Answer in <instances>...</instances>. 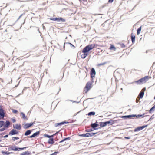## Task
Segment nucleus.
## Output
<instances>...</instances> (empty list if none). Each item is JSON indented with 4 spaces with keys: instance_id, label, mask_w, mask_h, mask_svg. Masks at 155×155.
<instances>
[{
    "instance_id": "obj_1",
    "label": "nucleus",
    "mask_w": 155,
    "mask_h": 155,
    "mask_svg": "<svg viewBox=\"0 0 155 155\" xmlns=\"http://www.w3.org/2000/svg\"><path fill=\"white\" fill-rule=\"evenodd\" d=\"M151 77L149 76H146L143 78H142L136 81L135 83L138 84H140L144 83H145L148 80L151 78Z\"/></svg>"
},
{
    "instance_id": "obj_2",
    "label": "nucleus",
    "mask_w": 155,
    "mask_h": 155,
    "mask_svg": "<svg viewBox=\"0 0 155 155\" xmlns=\"http://www.w3.org/2000/svg\"><path fill=\"white\" fill-rule=\"evenodd\" d=\"M92 86V83L91 82H87L83 90L84 94L87 93L89 90L91 88Z\"/></svg>"
},
{
    "instance_id": "obj_3",
    "label": "nucleus",
    "mask_w": 155,
    "mask_h": 155,
    "mask_svg": "<svg viewBox=\"0 0 155 155\" xmlns=\"http://www.w3.org/2000/svg\"><path fill=\"white\" fill-rule=\"evenodd\" d=\"M50 20L54 21H57L58 22L61 21L62 22H65V20L62 18L60 17L59 18H50Z\"/></svg>"
},
{
    "instance_id": "obj_4",
    "label": "nucleus",
    "mask_w": 155,
    "mask_h": 155,
    "mask_svg": "<svg viewBox=\"0 0 155 155\" xmlns=\"http://www.w3.org/2000/svg\"><path fill=\"white\" fill-rule=\"evenodd\" d=\"M27 147H23V148H18L17 147H12L11 148V150L14 151H19L23 150L24 149H25L27 148Z\"/></svg>"
},
{
    "instance_id": "obj_5",
    "label": "nucleus",
    "mask_w": 155,
    "mask_h": 155,
    "mask_svg": "<svg viewBox=\"0 0 155 155\" xmlns=\"http://www.w3.org/2000/svg\"><path fill=\"white\" fill-rule=\"evenodd\" d=\"M35 124V122H31L30 123H27L25 124L24 125V128L25 129H27L30 127L31 126H32Z\"/></svg>"
},
{
    "instance_id": "obj_6",
    "label": "nucleus",
    "mask_w": 155,
    "mask_h": 155,
    "mask_svg": "<svg viewBox=\"0 0 155 155\" xmlns=\"http://www.w3.org/2000/svg\"><path fill=\"white\" fill-rule=\"evenodd\" d=\"M144 114H145L143 113V114H139V115H128V116H124V117H128V118H131L132 117H134L135 116H136V117H137V118H139V117H143L144 115Z\"/></svg>"
},
{
    "instance_id": "obj_7",
    "label": "nucleus",
    "mask_w": 155,
    "mask_h": 155,
    "mask_svg": "<svg viewBox=\"0 0 155 155\" xmlns=\"http://www.w3.org/2000/svg\"><path fill=\"white\" fill-rule=\"evenodd\" d=\"M147 125H146L143 126H141V127H138L137 128H136L135 129H134V131L135 132L138 131H139L143 129H144L145 127H147Z\"/></svg>"
},
{
    "instance_id": "obj_8",
    "label": "nucleus",
    "mask_w": 155,
    "mask_h": 155,
    "mask_svg": "<svg viewBox=\"0 0 155 155\" xmlns=\"http://www.w3.org/2000/svg\"><path fill=\"white\" fill-rule=\"evenodd\" d=\"M145 90L146 89L145 88H143L140 93L138 97H139L140 98H142L143 96L144 92Z\"/></svg>"
},
{
    "instance_id": "obj_9",
    "label": "nucleus",
    "mask_w": 155,
    "mask_h": 155,
    "mask_svg": "<svg viewBox=\"0 0 155 155\" xmlns=\"http://www.w3.org/2000/svg\"><path fill=\"white\" fill-rule=\"evenodd\" d=\"M18 133V132L14 129H12L9 133V135H12L15 134H17Z\"/></svg>"
},
{
    "instance_id": "obj_10",
    "label": "nucleus",
    "mask_w": 155,
    "mask_h": 155,
    "mask_svg": "<svg viewBox=\"0 0 155 155\" xmlns=\"http://www.w3.org/2000/svg\"><path fill=\"white\" fill-rule=\"evenodd\" d=\"M98 45L97 44H93L91 45H87V46L89 48L90 50H91L93 49V48H96L97 47Z\"/></svg>"
},
{
    "instance_id": "obj_11",
    "label": "nucleus",
    "mask_w": 155,
    "mask_h": 155,
    "mask_svg": "<svg viewBox=\"0 0 155 155\" xmlns=\"http://www.w3.org/2000/svg\"><path fill=\"white\" fill-rule=\"evenodd\" d=\"M96 74V72L94 68H92L90 74L91 77L92 78L94 77Z\"/></svg>"
},
{
    "instance_id": "obj_12",
    "label": "nucleus",
    "mask_w": 155,
    "mask_h": 155,
    "mask_svg": "<svg viewBox=\"0 0 155 155\" xmlns=\"http://www.w3.org/2000/svg\"><path fill=\"white\" fill-rule=\"evenodd\" d=\"M90 50L87 46H86L83 50L82 52V53H87Z\"/></svg>"
},
{
    "instance_id": "obj_13",
    "label": "nucleus",
    "mask_w": 155,
    "mask_h": 155,
    "mask_svg": "<svg viewBox=\"0 0 155 155\" xmlns=\"http://www.w3.org/2000/svg\"><path fill=\"white\" fill-rule=\"evenodd\" d=\"M40 134V131H37L36 132L34 133L30 137V138L34 137H35L38 136Z\"/></svg>"
},
{
    "instance_id": "obj_14",
    "label": "nucleus",
    "mask_w": 155,
    "mask_h": 155,
    "mask_svg": "<svg viewBox=\"0 0 155 155\" xmlns=\"http://www.w3.org/2000/svg\"><path fill=\"white\" fill-rule=\"evenodd\" d=\"M131 38L132 43H134L135 41V36L134 34L133 33L131 34Z\"/></svg>"
},
{
    "instance_id": "obj_15",
    "label": "nucleus",
    "mask_w": 155,
    "mask_h": 155,
    "mask_svg": "<svg viewBox=\"0 0 155 155\" xmlns=\"http://www.w3.org/2000/svg\"><path fill=\"white\" fill-rule=\"evenodd\" d=\"M13 127L14 128H15L18 130H20L21 128V125L18 124H16L15 125H14Z\"/></svg>"
},
{
    "instance_id": "obj_16",
    "label": "nucleus",
    "mask_w": 155,
    "mask_h": 155,
    "mask_svg": "<svg viewBox=\"0 0 155 155\" xmlns=\"http://www.w3.org/2000/svg\"><path fill=\"white\" fill-rule=\"evenodd\" d=\"M10 123L9 121H6L5 124H4L3 125V127L6 128L8 127L10 125Z\"/></svg>"
},
{
    "instance_id": "obj_17",
    "label": "nucleus",
    "mask_w": 155,
    "mask_h": 155,
    "mask_svg": "<svg viewBox=\"0 0 155 155\" xmlns=\"http://www.w3.org/2000/svg\"><path fill=\"white\" fill-rule=\"evenodd\" d=\"M48 142L49 144H53L54 143V141L53 138H52L49 139Z\"/></svg>"
},
{
    "instance_id": "obj_18",
    "label": "nucleus",
    "mask_w": 155,
    "mask_h": 155,
    "mask_svg": "<svg viewBox=\"0 0 155 155\" xmlns=\"http://www.w3.org/2000/svg\"><path fill=\"white\" fill-rule=\"evenodd\" d=\"M109 49L115 51L116 50V48L113 45H111Z\"/></svg>"
},
{
    "instance_id": "obj_19",
    "label": "nucleus",
    "mask_w": 155,
    "mask_h": 155,
    "mask_svg": "<svg viewBox=\"0 0 155 155\" xmlns=\"http://www.w3.org/2000/svg\"><path fill=\"white\" fill-rule=\"evenodd\" d=\"M83 54L81 55V57L82 58H84L88 55V53H83Z\"/></svg>"
},
{
    "instance_id": "obj_20",
    "label": "nucleus",
    "mask_w": 155,
    "mask_h": 155,
    "mask_svg": "<svg viewBox=\"0 0 155 155\" xmlns=\"http://www.w3.org/2000/svg\"><path fill=\"white\" fill-rule=\"evenodd\" d=\"M21 115L22 118L23 119L26 120H28V118L27 117L25 116V114L21 112Z\"/></svg>"
},
{
    "instance_id": "obj_21",
    "label": "nucleus",
    "mask_w": 155,
    "mask_h": 155,
    "mask_svg": "<svg viewBox=\"0 0 155 155\" xmlns=\"http://www.w3.org/2000/svg\"><path fill=\"white\" fill-rule=\"evenodd\" d=\"M30 153L28 151H25L20 154V155H29Z\"/></svg>"
},
{
    "instance_id": "obj_22",
    "label": "nucleus",
    "mask_w": 155,
    "mask_h": 155,
    "mask_svg": "<svg viewBox=\"0 0 155 155\" xmlns=\"http://www.w3.org/2000/svg\"><path fill=\"white\" fill-rule=\"evenodd\" d=\"M31 130H28L25 133L24 135L25 136L31 134Z\"/></svg>"
},
{
    "instance_id": "obj_23",
    "label": "nucleus",
    "mask_w": 155,
    "mask_h": 155,
    "mask_svg": "<svg viewBox=\"0 0 155 155\" xmlns=\"http://www.w3.org/2000/svg\"><path fill=\"white\" fill-rule=\"evenodd\" d=\"M155 110V105L153 106L149 110V113H151L152 111Z\"/></svg>"
},
{
    "instance_id": "obj_24",
    "label": "nucleus",
    "mask_w": 155,
    "mask_h": 155,
    "mask_svg": "<svg viewBox=\"0 0 155 155\" xmlns=\"http://www.w3.org/2000/svg\"><path fill=\"white\" fill-rule=\"evenodd\" d=\"M64 123V122H62L59 123H56L55 124V126L56 127H57L58 126H61Z\"/></svg>"
},
{
    "instance_id": "obj_25",
    "label": "nucleus",
    "mask_w": 155,
    "mask_h": 155,
    "mask_svg": "<svg viewBox=\"0 0 155 155\" xmlns=\"http://www.w3.org/2000/svg\"><path fill=\"white\" fill-rule=\"evenodd\" d=\"M141 26H140L137 29V35H138L140 33L141 30Z\"/></svg>"
},
{
    "instance_id": "obj_26",
    "label": "nucleus",
    "mask_w": 155,
    "mask_h": 155,
    "mask_svg": "<svg viewBox=\"0 0 155 155\" xmlns=\"http://www.w3.org/2000/svg\"><path fill=\"white\" fill-rule=\"evenodd\" d=\"M97 126L98 124L96 123L92 124H91V126L93 128H94L95 127H97Z\"/></svg>"
},
{
    "instance_id": "obj_27",
    "label": "nucleus",
    "mask_w": 155,
    "mask_h": 155,
    "mask_svg": "<svg viewBox=\"0 0 155 155\" xmlns=\"http://www.w3.org/2000/svg\"><path fill=\"white\" fill-rule=\"evenodd\" d=\"M105 122L107 125L109 124H110V125H112L113 124V121L112 120L108 121Z\"/></svg>"
},
{
    "instance_id": "obj_28",
    "label": "nucleus",
    "mask_w": 155,
    "mask_h": 155,
    "mask_svg": "<svg viewBox=\"0 0 155 155\" xmlns=\"http://www.w3.org/2000/svg\"><path fill=\"white\" fill-rule=\"evenodd\" d=\"M107 125L106 122H101L100 123V126L101 127H103L107 126Z\"/></svg>"
},
{
    "instance_id": "obj_29",
    "label": "nucleus",
    "mask_w": 155,
    "mask_h": 155,
    "mask_svg": "<svg viewBox=\"0 0 155 155\" xmlns=\"http://www.w3.org/2000/svg\"><path fill=\"white\" fill-rule=\"evenodd\" d=\"M95 112H91L89 113L88 114V116L94 115Z\"/></svg>"
},
{
    "instance_id": "obj_30",
    "label": "nucleus",
    "mask_w": 155,
    "mask_h": 155,
    "mask_svg": "<svg viewBox=\"0 0 155 155\" xmlns=\"http://www.w3.org/2000/svg\"><path fill=\"white\" fill-rule=\"evenodd\" d=\"M4 124V122L3 121H0V128L3 126Z\"/></svg>"
},
{
    "instance_id": "obj_31",
    "label": "nucleus",
    "mask_w": 155,
    "mask_h": 155,
    "mask_svg": "<svg viewBox=\"0 0 155 155\" xmlns=\"http://www.w3.org/2000/svg\"><path fill=\"white\" fill-rule=\"evenodd\" d=\"M54 135V134H53V135H52L51 136H49V135H48V134H45L44 135V136L46 137H48V138H50L51 137H53Z\"/></svg>"
},
{
    "instance_id": "obj_32",
    "label": "nucleus",
    "mask_w": 155,
    "mask_h": 155,
    "mask_svg": "<svg viewBox=\"0 0 155 155\" xmlns=\"http://www.w3.org/2000/svg\"><path fill=\"white\" fill-rule=\"evenodd\" d=\"M69 139H70V138L69 137L66 138H65V139H63V140L59 142V143H61V142H63L64 141H65V140H69Z\"/></svg>"
},
{
    "instance_id": "obj_33",
    "label": "nucleus",
    "mask_w": 155,
    "mask_h": 155,
    "mask_svg": "<svg viewBox=\"0 0 155 155\" xmlns=\"http://www.w3.org/2000/svg\"><path fill=\"white\" fill-rule=\"evenodd\" d=\"M19 139V138L18 137H13L12 138V140L13 141H15L16 140H18Z\"/></svg>"
},
{
    "instance_id": "obj_34",
    "label": "nucleus",
    "mask_w": 155,
    "mask_h": 155,
    "mask_svg": "<svg viewBox=\"0 0 155 155\" xmlns=\"http://www.w3.org/2000/svg\"><path fill=\"white\" fill-rule=\"evenodd\" d=\"M12 112L14 114H17L18 113V111L14 109L12 110Z\"/></svg>"
},
{
    "instance_id": "obj_35",
    "label": "nucleus",
    "mask_w": 155,
    "mask_h": 155,
    "mask_svg": "<svg viewBox=\"0 0 155 155\" xmlns=\"http://www.w3.org/2000/svg\"><path fill=\"white\" fill-rule=\"evenodd\" d=\"M3 154L8 155L10 153L8 152H4L2 153Z\"/></svg>"
},
{
    "instance_id": "obj_36",
    "label": "nucleus",
    "mask_w": 155,
    "mask_h": 155,
    "mask_svg": "<svg viewBox=\"0 0 155 155\" xmlns=\"http://www.w3.org/2000/svg\"><path fill=\"white\" fill-rule=\"evenodd\" d=\"M89 134L90 137H91L93 136L95 134V133H89Z\"/></svg>"
},
{
    "instance_id": "obj_37",
    "label": "nucleus",
    "mask_w": 155,
    "mask_h": 155,
    "mask_svg": "<svg viewBox=\"0 0 155 155\" xmlns=\"http://www.w3.org/2000/svg\"><path fill=\"white\" fill-rule=\"evenodd\" d=\"M140 97H137L136 100V101L137 103H138L139 101L140 100Z\"/></svg>"
},
{
    "instance_id": "obj_38",
    "label": "nucleus",
    "mask_w": 155,
    "mask_h": 155,
    "mask_svg": "<svg viewBox=\"0 0 155 155\" xmlns=\"http://www.w3.org/2000/svg\"><path fill=\"white\" fill-rule=\"evenodd\" d=\"M120 45L121 48H124L125 47V45L124 44H121Z\"/></svg>"
},
{
    "instance_id": "obj_39",
    "label": "nucleus",
    "mask_w": 155,
    "mask_h": 155,
    "mask_svg": "<svg viewBox=\"0 0 155 155\" xmlns=\"http://www.w3.org/2000/svg\"><path fill=\"white\" fill-rule=\"evenodd\" d=\"M85 137H90V135L89 134V133H87L85 134Z\"/></svg>"
},
{
    "instance_id": "obj_40",
    "label": "nucleus",
    "mask_w": 155,
    "mask_h": 155,
    "mask_svg": "<svg viewBox=\"0 0 155 155\" xmlns=\"http://www.w3.org/2000/svg\"><path fill=\"white\" fill-rule=\"evenodd\" d=\"M105 64V63H101V64H98V66H101V65H104Z\"/></svg>"
},
{
    "instance_id": "obj_41",
    "label": "nucleus",
    "mask_w": 155,
    "mask_h": 155,
    "mask_svg": "<svg viewBox=\"0 0 155 155\" xmlns=\"http://www.w3.org/2000/svg\"><path fill=\"white\" fill-rule=\"evenodd\" d=\"M5 128L4 127L2 128L1 129H0V131H4L5 130Z\"/></svg>"
},
{
    "instance_id": "obj_42",
    "label": "nucleus",
    "mask_w": 155,
    "mask_h": 155,
    "mask_svg": "<svg viewBox=\"0 0 155 155\" xmlns=\"http://www.w3.org/2000/svg\"><path fill=\"white\" fill-rule=\"evenodd\" d=\"M80 136L81 137H85V134H81L80 135Z\"/></svg>"
},
{
    "instance_id": "obj_43",
    "label": "nucleus",
    "mask_w": 155,
    "mask_h": 155,
    "mask_svg": "<svg viewBox=\"0 0 155 155\" xmlns=\"http://www.w3.org/2000/svg\"><path fill=\"white\" fill-rule=\"evenodd\" d=\"M114 0H109L108 2L110 3H112L113 1Z\"/></svg>"
},
{
    "instance_id": "obj_44",
    "label": "nucleus",
    "mask_w": 155,
    "mask_h": 155,
    "mask_svg": "<svg viewBox=\"0 0 155 155\" xmlns=\"http://www.w3.org/2000/svg\"><path fill=\"white\" fill-rule=\"evenodd\" d=\"M125 138L126 139H130V137H125Z\"/></svg>"
},
{
    "instance_id": "obj_45",
    "label": "nucleus",
    "mask_w": 155,
    "mask_h": 155,
    "mask_svg": "<svg viewBox=\"0 0 155 155\" xmlns=\"http://www.w3.org/2000/svg\"><path fill=\"white\" fill-rule=\"evenodd\" d=\"M8 136V135H6L4 136V137L6 138Z\"/></svg>"
},
{
    "instance_id": "obj_46",
    "label": "nucleus",
    "mask_w": 155,
    "mask_h": 155,
    "mask_svg": "<svg viewBox=\"0 0 155 155\" xmlns=\"http://www.w3.org/2000/svg\"><path fill=\"white\" fill-rule=\"evenodd\" d=\"M22 15V14L20 16L19 18L21 17Z\"/></svg>"
},
{
    "instance_id": "obj_47",
    "label": "nucleus",
    "mask_w": 155,
    "mask_h": 155,
    "mask_svg": "<svg viewBox=\"0 0 155 155\" xmlns=\"http://www.w3.org/2000/svg\"><path fill=\"white\" fill-rule=\"evenodd\" d=\"M1 141V140H0V142Z\"/></svg>"
}]
</instances>
